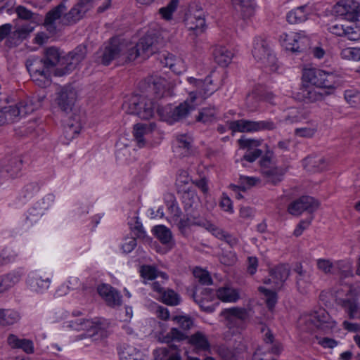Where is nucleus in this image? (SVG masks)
<instances>
[{"instance_id":"nucleus-10","label":"nucleus","mask_w":360,"mask_h":360,"mask_svg":"<svg viewBox=\"0 0 360 360\" xmlns=\"http://www.w3.org/2000/svg\"><path fill=\"white\" fill-rule=\"evenodd\" d=\"M124 48H125L124 42L112 39L103 49L96 52V60L98 63L108 65L112 60L122 57Z\"/></svg>"},{"instance_id":"nucleus-63","label":"nucleus","mask_w":360,"mask_h":360,"mask_svg":"<svg viewBox=\"0 0 360 360\" xmlns=\"http://www.w3.org/2000/svg\"><path fill=\"white\" fill-rule=\"evenodd\" d=\"M216 110L212 108H203L197 117V120L204 123L211 122L215 117Z\"/></svg>"},{"instance_id":"nucleus-54","label":"nucleus","mask_w":360,"mask_h":360,"mask_svg":"<svg viewBox=\"0 0 360 360\" xmlns=\"http://www.w3.org/2000/svg\"><path fill=\"white\" fill-rule=\"evenodd\" d=\"M20 319L19 314L11 309H2L1 326L12 325Z\"/></svg>"},{"instance_id":"nucleus-55","label":"nucleus","mask_w":360,"mask_h":360,"mask_svg":"<svg viewBox=\"0 0 360 360\" xmlns=\"http://www.w3.org/2000/svg\"><path fill=\"white\" fill-rule=\"evenodd\" d=\"M186 216H188L191 226H198L205 228L208 224L209 221L200 216L198 209L186 212Z\"/></svg>"},{"instance_id":"nucleus-8","label":"nucleus","mask_w":360,"mask_h":360,"mask_svg":"<svg viewBox=\"0 0 360 360\" xmlns=\"http://www.w3.org/2000/svg\"><path fill=\"white\" fill-rule=\"evenodd\" d=\"M86 47L79 45L72 51L62 57L60 67L54 70V75L62 77L75 70L86 55Z\"/></svg>"},{"instance_id":"nucleus-34","label":"nucleus","mask_w":360,"mask_h":360,"mask_svg":"<svg viewBox=\"0 0 360 360\" xmlns=\"http://www.w3.org/2000/svg\"><path fill=\"white\" fill-rule=\"evenodd\" d=\"M120 360H144L143 352L129 344H123L119 350Z\"/></svg>"},{"instance_id":"nucleus-45","label":"nucleus","mask_w":360,"mask_h":360,"mask_svg":"<svg viewBox=\"0 0 360 360\" xmlns=\"http://www.w3.org/2000/svg\"><path fill=\"white\" fill-rule=\"evenodd\" d=\"M48 65L53 70L56 65L60 67V61L62 57L59 50L55 47H49L45 51V56L44 58Z\"/></svg>"},{"instance_id":"nucleus-32","label":"nucleus","mask_w":360,"mask_h":360,"mask_svg":"<svg viewBox=\"0 0 360 360\" xmlns=\"http://www.w3.org/2000/svg\"><path fill=\"white\" fill-rule=\"evenodd\" d=\"M7 342L13 349H20L27 354L34 352V344L30 340L19 338L15 335L11 334L7 338Z\"/></svg>"},{"instance_id":"nucleus-60","label":"nucleus","mask_w":360,"mask_h":360,"mask_svg":"<svg viewBox=\"0 0 360 360\" xmlns=\"http://www.w3.org/2000/svg\"><path fill=\"white\" fill-rule=\"evenodd\" d=\"M262 140L255 139H247L242 136L238 140V143L241 149H248L249 150L257 149L256 148L262 144Z\"/></svg>"},{"instance_id":"nucleus-26","label":"nucleus","mask_w":360,"mask_h":360,"mask_svg":"<svg viewBox=\"0 0 360 360\" xmlns=\"http://www.w3.org/2000/svg\"><path fill=\"white\" fill-rule=\"evenodd\" d=\"M310 321L316 328L323 330H330L336 326V322L324 309H319L314 311L310 316Z\"/></svg>"},{"instance_id":"nucleus-56","label":"nucleus","mask_w":360,"mask_h":360,"mask_svg":"<svg viewBox=\"0 0 360 360\" xmlns=\"http://www.w3.org/2000/svg\"><path fill=\"white\" fill-rule=\"evenodd\" d=\"M158 299L163 303L171 306L177 305L180 302L179 296L172 290H165Z\"/></svg>"},{"instance_id":"nucleus-51","label":"nucleus","mask_w":360,"mask_h":360,"mask_svg":"<svg viewBox=\"0 0 360 360\" xmlns=\"http://www.w3.org/2000/svg\"><path fill=\"white\" fill-rule=\"evenodd\" d=\"M304 119L302 112L297 108H288L284 115L283 122L287 124H295Z\"/></svg>"},{"instance_id":"nucleus-9","label":"nucleus","mask_w":360,"mask_h":360,"mask_svg":"<svg viewBox=\"0 0 360 360\" xmlns=\"http://www.w3.org/2000/svg\"><path fill=\"white\" fill-rule=\"evenodd\" d=\"M252 54L254 58L266 66L276 63L270 43L262 37H256L252 41Z\"/></svg>"},{"instance_id":"nucleus-7","label":"nucleus","mask_w":360,"mask_h":360,"mask_svg":"<svg viewBox=\"0 0 360 360\" xmlns=\"http://www.w3.org/2000/svg\"><path fill=\"white\" fill-rule=\"evenodd\" d=\"M27 68L33 81L38 86L45 87L50 84L53 70L44 58H34L27 60Z\"/></svg>"},{"instance_id":"nucleus-53","label":"nucleus","mask_w":360,"mask_h":360,"mask_svg":"<svg viewBox=\"0 0 360 360\" xmlns=\"http://www.w3.org/2000/svg\"><path fill=\"white\" fill-rule=\"evenodd\" d=\"M124 46L125 48H124V51L122 53V57L125 60H134L138 56H143L140 48L138 47V44L133 46L132 44L124 43Z\"/></svg>"},{"instance_id":"nucleus-15","label":"nucleus","mask_w":360,"mask_h":360,"mask_svg":"<svg viewBox=\"0 0 360 360\" xmlns=\"http://www.w3.org/2000/svg\"><path fill=\"white\" fill-rule=\"evenodd\" d=\"M319 207V202L310 196H302L290 202L288 207V212L293 216H299L303 212L313 213Z\"/></svg>"},{"instance_id":"nucleus-49","label":"nucleus","mask_w":360,"mask_h":360,"mask_svg":"<svg viewBox=\"0 0 360 360\" xmlns=\"http://www.w3.org/2000/svg\"><path fill=\"white\" fill-rule=\"evenodd\" d=\"M217 296L221 301L229 302H236L239 297L238 293L236 290L228 287L218 289Z\"/></svg>"},{"instance_id":"nucleus-37","label":"nucleus","mask_w":360,"mask_h":360,"mask_svg":"<svg viewBox=\"0 0 360 360\" xmlns=\"http://www.w3.org/2000/svg\"><path fill=\"white\" fill-rule=\"evenodd\" d=\"M22 276L19 271L0 276V293L4 292L18 283Z\"/></svg>"},{"instance_id":"nucleus-47","label":"nucleus","mask_w":360,"mask_h":360,"mask_svg":"<svg viewBox=\"0 0 360 360\" xmlns=\"http://www.w3.org/2000/svg\"><path fill=\"white\" fill-rule=\"evenodd\" d=\"M305 167L307 169L312 172H319L325 169L327 167V162L323 158L309 157L304 160Z\"/></svg>"},{"instance_id":"nucleus-17","label":"nucleus","mask_w":360,"mask_h":360,"mask_svg":"<svg viewBox=\"0 0 360 360\" xmlns=\"http://www.w3.org/2000/svg\"><path fill=\"white\" fill-rule=\"evenodd\" d=\"M96 0H79L71 10L65 15L63 20L67 24H74L82 19L85 13L94 6Z\"/></svg>"},{"instance_id":"nucleus-35","label":"nucleus","mask_w":360,"mask_h":360,"mask_svg":"<svg viewBox=\"0 0 360 360\" xmlns=\"http://www.w3.org/2000/svg\"><path fill=\"white\" fill-rule=\"evenodd\" d=\"M214 60L221 66H227L233 58V54L231 50L225 46H215L213 51Z\"/></svg>"},{"instance_id":"nucleus-14","label":"nucleus","mask_w":360,"mask_h":360,"mask_svg":"<svg viewBox=\"0 0 360 360\" xmlns=\"http://www.w3.org/2000/svg\"><path fill=\"white\" fill-rule=\"evenodd\" d=\"M229 328L243 329L244 323L249 318L247 309L239 307H231L221 312Z\"/></svg>"},{"instance_id":"nucleus-48","label":"nucleus","mask_w":360,"mask_h":360,"mask_svg":"<svg viewBox=\"0 0 360 360\" xmlns=\"http://www.w3.org/2000/svg\"><path fill=\"white\" fill-rule=\"evenodd\" d=\"M34 28L32 22L15 26L13 32V37L18 41H21L25 39L34 30Z\"/></svg>"},{"instance_id":"nucleus-36","label":"nucleus","mask_w":360,"mask_h":360,"mask_svg":"<svg viewBox=\"0 0 360 360\" xmlns=\"http://www.w3.org/2000/svg\"><path fill=\"white\" fill-rule=\"evenodd\" d=\"M261 332L264 333V342L271 345V347L269 348V352L274 354H280L283 349V347L279 341L275 340L272 332L265 326L261 328Z\"/></svg>"},{"instance_id":"nucleus-5","label":"nucleus","mask_w":360,"mask_h":360,"mask_svg":"<svg viewBox=\"0 0 360 360\" xmlns=\"http://www.w3.org/2000/svg\"><path fill=\"white\" fill-rule=\"evenodd\" d=\"M228 126L233 133H254L276 129V123L271 119L258 121L240 119L229 122Z\"/></svg>"},{"instance_id":"nucleus-33","label":"nucleus","mask_w":360,"mask_h":360,"mask_svg":"<svg viewBox=\"0 0 360 360\" xmlns=\"http://www.w3.org/2000/svg\"><path fill=\"white\" fill-rule=\"evenodd\" d=\"M234 8L241 13L244 19L250 18L255 12V4L253 0H231Z\"/></svg>"},{"instance_id":"nucleus-21","label":"nucleus","mask_w":360,"mask_h":360,"mask_svg":"<svg viewBox=\"0 0 360 360\" xmlns=\"http://www.w3.org/2000/svg\"><path fill=\"white\" fill-rule=\"evenodd\" d=\"M294 271L297 274L295 277L296 288L301 294H307L312 285V274L310 271L304 269L300 264L296 265Z\"/></svg>"},{"instance_id":"nucleus-6","label":"nucleus","mask_w":360,"mask_h":360,"mask_svg":"<svg viewBox=\"0 0 360 360\" xmlns=\"http://www.w3.org/2000/svg\"><path fill=\"white\" fill-rule=\"evenodd\" d=\"M198 104L197 103H191L188 98L184 102L176 107H173L172 105L159 106L157 112L161 119L166 122H177L186 118Z\"/></svg>"},{"instance_id":"nucleus-23","label":"nucleus","mask_w":360,"mask_h":360,"mask_svg":"<svg viewBox=\"0 0 360 360\" xmlns=\"http://www.w3.org/2000/svg\"><path fill=\"white\" fill-rule=\"evenodd\" d=\"M290 275V268L288 265L281 264L273 269L270 272V278L265 280L266 284L272 283L274 290H279Z\"/></svg>"},{"instance_id":"nucleus-3","label":"nucleus","mask_w":360,"mask_h":360,"mask_svg":"<svg viewBox=\"0 0 360 360\" xmlns=\"http://www.w3.org/2000/svg\"><path fill=\"white\" fill-rule=\"evenodd\" d=\"M128 114L136 115L143 120H149L154 114V103L151 99L139 95H132L122 104Z\"/></svg>"},{"instance_id":"nucleus-46","label":"nucleus","mask_w":360,"mask_h":360,"mask_svg":"<svg viewBox=\"0 0 360 360\" xmlns=\"http://www.w3.org/2000/svg\"><path fill=\"white\" fill-rule=\"evenodd\" d=\"M318 124L315 122H309L305 126L295 129V135L301 138H311L317 131Z\"/></svg>"},{"instance_id":"nucleus-13","label":"nucleus","mask_w":360,"mask_h":360,"mask_svg":"<svg viewBox=\"0 0 360 360\" xmlns=\"http://www.w3.org/2000/svg\"><path fill=\"white\" fill-rule=\"evenodd\" d=\"M77 92L71 86H63L56 91L53 105L60 111L70 112L75 103Z\"/></svg>"},{"instance_id":"nucleus-38","label":"nucleus","mask_w":360,"mask_h":360,"mask_svg":"<svg viewBox=\"0 0 360 360\" xmlns=\"http://www.w3.org/2000/svg\"><path fill=\"white\" fill-rule=\"evenodd\" d=\"M181 198L186 213L196 210L200 206L199 198L193 191H184Z\"/></svg>"},{"instance_id":"nucleus-52","label":"nucleus","mask_w":360,"mask_h":360,"mask_svg":"<svg viewBox=\"0 0 360 360\" xmlns=\"http://www.w3.org/2000/svg\"><path fill=\"white\" fill-rule=\"evenodd\" d=\"M11 99L10 96L0 94V126L8 122H13V120H10L7 110L8 106H5L4 104L10 103Z\"/></svg>"},{"instance_id":"nucleus-18","label":"nucleus","mask_w":360,"mask_h":360,"mask_svg":"<svg viewBox=\"0 0 360 360\" xmlns=\"http://www.w3.org/2000/svg\"><path fill=\"white\" fill-rule=\"evenodd\" d=\"M39 106V102H34L32 99L27 98L15 105H9L7 112L9 119L15 121L19 117L25 116L33 112Z\"/></svg>"},{"instance_id":"nucleus-41","label":"nucleus","mask_w":360,"mask_h":360,"mask_svg":"<svg viewBox=\"0 0 360 360\" xmlns=\"http://www.w3.org/2000/svg\"><path fill=\"white\" fill-rule=\"evenodd\" d=\"M153 231L160 241L170 247L173 245L172 234L171 231L164 225H158L153 228Z\"/></svg>"},{"instance_id":"nucleus-27","label":"nucleus","mask_w":360,"mask_h":360,"mask_svg":"<svg viewBox=\"0 0 360 360\" xmlns=\"http://www.w3.org/2000/svg\"><path fill=\"white\" fill-rule=\"evenodd\" d=\"M188 344L196 353L210 352L211 345L206 334L197 331L191 335L188 340Z\"/></svg>"},{"instance_id":"nucleus-20","label":"nucleus","mask_w":360,"mask_h":360,"mask_svg":"<svg viewBox=\"0 0 360 360\" xmlns=\"http://www.w3.org/2000/svg\"><path fill=\"white\" fill-rule=\"evenodd\" d=\"M330 32L338 37H343L350 41H358L360 39V25L352 24L346 25L342 24H335L329 27Z\"/></svg>"},{"instance_id":"nucleus-42","label":"nucleus","mask_w":360,"mask_h":360,"mask_svg":"<svg viewBox=\"0 0 360 360\" xmlns=\"http://www.w3.org/2000/svg\"><path fill=\"white\" fill-rule=\"evenodd\" d=\"M150 132V129L146 124H136L134 126L133 134L139 147L145 146V136Z\"/></svg>"},{"instance_id":"nucleus-31","label":"nucleus","mask_w":360,"mask_h":360,"mask_svg":"<svg viewBox=\"0 0 360 360\" xmlns=\"http://www.w3.org/2000/svg\"><path fill=\"white\" fill-rule=\"evenodd\" d=\"M22 160L20 156H14L5 162L1 170V174H7L11 178L16 177L22 169Z\"/></svg>"},{"instance_id":"nucleus-12","label":"nucleus","mask_w":360,"mask_h":360,"mask_svg":"<svg viewBox=\"0 0 360 360\" xmlns=\"http://www.w3.org/2000/svg\"><path fill=\"white\" fill-rule=\"evenodd\" d=\"M280 39L282 46L292 52L303 51L309 45V39L303 32L283 33Z\"/></svg>"},{"instance_id":"nucleus-43","label":"nucleus","mask_w":360,"mask_h":360,"mask_svg":"<svg viewBox=\"0 0 360 360\" xmlns=\"http://www.w3.org/2000/svg\"><path fill=\"white\" fill-rule=\"evenodd\" d=\"M306 6H300L290 11L286 16L287 21L290 24H297L305 21L307 18Z\"/></svg>"},{"instance_id":"nucleus-29","label":"nucleus","mask_w":360,"mask_h":360,"mask_svg":"<svg viewBox=\"0 0 360 360\" xmlns=\"http://www.w3.org/2000/svg\"><path fill=\"white\" fill-rule=\"evenodd\" d=\"M192 138L187 134H180L176 136V146L174 152L179 157H186L191 153Z\"/></svg>"},{"instance_id":"nucleus-1","label":"nucleus","mask_w":360,"mask_h":360,"mask_svg":"<svg viewBox=\"0 0 360 360\" xmlns=\"http://www.w3.org/2000/svg\"><path fill=\"white\" fill-rule=\"evenodd\" d=\"M69 326L76 330H86L80 335L81 339H84V345H89L91 342H97L106 336L105 324L101 319H78L70 322Z\"/></svg>"},{"instance_id":"nucleus-30","label":"nucleus","mask_w":360,"mask_h":360,"mask_svg":"<svg viewBox=\"0 0 360 360\" xmlns=\"http://www.w3.org/2000/svg\"><path fill=\"white\" fill-rule=\"evenodd\" d=\"M154 360H182L177 347L172 345L154 351Z\"/></svg>"},{"instance_id":"nucleus-58","label":"nucleus","mask_w":360,"mask_h":360,"mask_svg":"<svg viewBox=\"0 0 360 360\" xmlns=\"http://www.w3.org/2000/svg\"><path fill=\"white\" fill-rule=\"evenodd\" d=\"M257 182H259V179L255 177L242 176L240 177V185H233L231 186V188H233V191L236 192L238 190L244 191L250 187L255 186Z\"/></svg>"},{"instance_id":"nucleus-16","label":"nucleus","mask_w":360,"mask_h":360,"mask_svg":"<svg viewBox=\"0 0 360 360\" xmlns=\"http://www.w3.org/2000/svg\"><path fill=\"white\" fill-rule=\"evenodd\" d=\"M332 94L330 91L319 90L312 86H303L297 93L296 98L308 104L321 101Z\"/></svg>"},{"instance_id":"nucleus-11","label":"nucleus","mask_w":360,"mask_h":360,"mask_svg":"<svg viewBox=\"0 0 360 360\" xmlns=\"http://www.w3.org/2000/svg\"><path fill=\"white\" fill-rule=\"evenodd\" d=\"M333 11L337 17L355 22L360 16V4L355 0H340L334 6Z\"/></svg>"},{"instance_id":"nucleus-39","label":"nucleus","mask_w":360,"mask_h":360,"mask_svg":"<svg viewBox=\"0 0 360 360\" xmlns=\"http://www.w3.org/2000/svg\"><path fill=\"white\" fill-rule=\"evenodd\" d=\"M67 1L68 0L63 1L60 4H59L57 6H56L46 14L45 18V24L46 25H53L56 20H58L61 17V15L67 10Z\"/></svg>"},{"instance_id":"nucleus-19","label":"nucleus","mask_w":360,"mask_h":360,"mask_svg":"<svg viewBox=\"0 0 360 360\" xmlns=\"http://www.w3.org/2000/svg\"><path fill=\"white\" fill-rule=\"evenodd\" d=\"M186 27L192 31L193 34L198 36L202 34L205 28V20L202 11L188 12L184 19Z\"/></svg>"},{"instance_id":"nucleus-44","label":"nucleus","mask_w":360,"mask_h":360,"mask_svg":"<svg viewBox=\"0 0 360 360\" xmlns=\"http://www.w3.org/2000/svg\"><path fill=\"white\" fill-rule=\"evenodd\" d=\"M338 304L345 309L348 314L349 318L354 319L356 318V314L359 309V304L354 299H340Z\"/></svg>"},{"instance_id":"nucleus-57","label":"nucleus","mask_w":360,"mask_h":360,"mask_svg":"<svg viewBox=\"0 0 360 360\" xmlns=\"http://www.w3.org/2000/svg\"><path fill=\"white\" fill-rule=\"evenodd\" d=\"M167 206L168 211L172 215V220L177 221L181 216V211L179 207L176 200L173 195H169L168 196V198L167 200Z\"/></svg>"},{"instance_id":"nucleus-62","label":"nucleus","mask_w":360,"mask_h":360,"mask_svg":"<svg viewBox=\"0 0 360 360\" xmlns=\"http://www.w3.org/2000/svg\"><path fill=\"white\" fill-rule=\"evenodd\" d=\"M340 56L342 59L360 60V48H345L341 51Z\"/></svg>"},{"instance_id":"nucleus-24","label":"nucleus","mask_w":360,"mask_h":360,"mask_svg":"<svg viewBox=\"0 0 360 360\" xmlns=\"http://www.w3.org/2000/svg\"><path fill=\"white\" fill-rule=\"evenodd\" d=\"M160 42L161 39L158 36L150 34L142 37L137 44L146 58L158 51Z\"/></svg>"},{"instance_id":"nucleus-64","label":"nucleus","mask_w":360,"mask_h":360,"mask_svg":"<svg viewBox=\"0 0 360 360\" xmlns=\"http://www.w3.org/2000/svg\"><path fill=\"white\" fill-rule=\"evenodd\" d=\"M345 98L353 107L360 105V93L354 90H347L345 92Z\"/></svg>"},{"instance_id":"nucleus-59","label":"nucleus","mask_w":360,"mask_h":360,"mask_svg":"<svg viewBox=\"0 0 360 360\" xmlns=\"http://www.w3.org/2000/svg\"><path fill=\"white\" fill-rule=\"evenodd\" d=\"M186 338L184 333L176 328H172L165 335H163L161 341L165 343H169L172 341H181Z\"/></svg>"},{"instance_id":"nucleus-4","label":"nucleus","mask_w":360,"mask_h":360,"mask_svg":"<svg viewBox=\"0 0 360 360\" xmlns=\"http://www.w3.org/2000/svg\"><path fill=\"white\" fill-rule=\"evenodd\" d=\"M302 79L304 82H309L322 90L330 91L332 93L335 91L337 86L335 75L319 69H304Z\"/></svg>"},{"instance_id":"nucleus-61","label":"nucleus","mask_w":360,"mask_h":360,"mask_svg":"<svg viewBox=\"0 0 360 360\" xmlns=\"http://www.w3.org/2000/svg\"><path fill=\"white\" fill-rule=\"evenodd\" d=\"M178 0H172L166 6L160 8L159 13L165 20L172 19L173 13L177 8Z\"/></svg>"},{"instance_id":"nucleus-22","label":"nucleus","mask_w":360,"mask_h":360,"mask_svg":"<svg viewBox=\"0 0 360 360\" xmlns=\"http://www.w3.org/2000/svg\"><path fill=\"white\" fill-rule=\"evenodd\" d=\"M54 201L53 194H47L43 198L38 200L34 206L28 210L27 219L31 222L37 221Z\"/></svg>"},{"instance_id":"nucleus-50","label":"nucleus","mask_w":360,"mask_h":360,"mask_svg":"<svg viewBox=\"0 0 360 360\" xmlns=\"http://www.w3.org/2000/svg\"><path fill=\"white\" fill-rule=\"evenodd\" d=\"M29 283L34 290L44 291L49 288L51 279L36 275L30 278Z\"/></svg>"},{"instance_id":"nucleus-2","label":"nucleus","mask_w":360,"mask_h":360,"mask_svg":"<svg viewBox=\"0 0 360 360\" xmlns=\"http://www.w3.org/2000/svg\"><path fill=\"white\" fill-rule=\"evenodd\" d=\"M213 75L211 73L204 80L193 77L187 79L188 84L186 89L191 103H198V101H201L205 99L206 97L212 95L218 89L217 84L214 83V80L212 79Z\"/></svg>"},{"instance_id":"nucleus-40","label":"nucleus","mask_w":360,"mask_h":360,"mask_svg":"<svg viewBox=\"0 0 360 360\" xmlns=\"http://www.w3.org/2000/svg\"><path fill=\"white\" fill-rule=\"evenodd\" d=\"M262 174L266 178V182L276 185L282 181L284 172L281 169L273 167L265 168Z\"/></svg>"},{"instance_id":"nucleus-28","label":"nucleus","mask_w":360,"mask_h":360,"mask_svg":"<svg viewBox=\"0 0 360 360\" xmlns=\"http://www.w3.org/2000/svg\"><path fill=\"white\" fill-rule=\"evenodd\" d=\"M97 291L108 306L115 307L121 304L120 295L110 285H99Z\"/></svg>"},{"instance_id":"nucleus-25","label":"nucleus","mask_w":360,"mask_h":360,"mask_svg":"<svg viewBox=\"0 0 360 360\" xmlns=\"http://www.w3.org/2000/svg\"><path fill=\"white\" fill-rule=\"evenodd\" d=\"M148 91L153 92L157 97L160 98L169 95L168 82L161 77L153 75L147 78Z\"/></svg>"}]
</instances>
